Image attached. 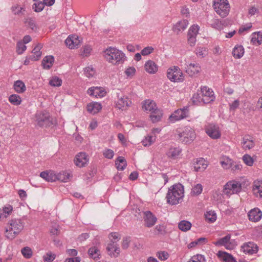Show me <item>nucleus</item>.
Masks as SVG:
<instances>
[{
    "label": "nucleus",
    "instance_id": "c756f323",
    "mask_svg": "<svg viewBox=\"0 0 262 262\" xmlns=\"http://www.w3.org/2000/svg\"><path fill=\"white\" fill-rule=\"evenodd\" d=\"M88 254L90 257L95 260L99 259L101 257L100 251L96 246L90 248L88 250Z\"/></svg>",
    "mask_w": 262,
    "mask_h": 262
},
{
    "label": "nucleus",
    "instance_id": "cd10ccee",
    "mask_svg": "<svg viewBox=\"0 0 262 262\" xmlns=\"http://www.w3.org/2000/svg\"><path fill=\"white\" fill-rule=\"evenodd\" d=\"M142 108L146 112H151L158 107L154 101L145 100L143 102Z\"/></svg>",
    "mask_w": 262,
    "mask_h": 262
},
{
    "label": "nucleus",
    "instance_id": "f704fd0d",
    "mask_svg": "<svg viewBox=\"0 0 262 262\" xmlns=\"http://www.w3.org/2000/svg\"><path fill=\"white\" fill-rule=\"evenodd\" d=\"M54 58L52 56H46L42 61V66L43 69H49L53 66Z\"/></svg>",
    "mask_w": 262,
    "mask_h": 262
},
{
    "label": "nucleus",
    "instance_id": "0eeeda50",
    "mask_svg": "<svg viewBox=\"0 0 262 262\" xmlns=\"http://www.w3.org/2000/svg\"><path fill=\"white\" fill-rule=\"evenodd\" d=\"M132 104L131 99L126 95L120 93H116V98L115 100V106L116 108L126 111Z\"/></svg>",
    "mask_w": 262,
    "mask_h": 262
},
{
    "label": "nucleus",
    "instance_id": "72a5a7b5",
    "mask_svg": "<svg viewBox=\"0 0 262 262\" xmlns=\"http://www.w3.org/2000/svg\"><path fill=\"white\" fill-rule=\"evenodd\" d=\"M41 47L39 45L36 46L32 51V54L30 56L29 59L36 61L41 57V52H40Z\"/></svg>",
    "mask_w": 262,
    "mask_h": 262
},
{
    "label": "nucleus",
    "instance_id": "338daca9",
    "mask_svg": "<svg viewBox=\"0 0 262 262\" xmlns=\"http://www.w3.org/2000/svg\"><path fill=\"white\" fill-rule=\"evenodd\" d=\"M196 53L198 56L203 57L206 55L207 51L205 48L199 47L196 49Z\"/></svg>",
    "mask_w": 262,
    "mask_h": 262
},
{
    "label": "nucleus",
    "instance_id": "09e8293b",
    "mask_svg": "<svg viewBox=\"0 0 262 262\" xmlns=\"http://www.w3.org/2000/svg\"><path fill=\"white\" fill-rule=\"evenodd\" d=\"M56 254L51 251H48L42 257L44 262H52L56 258Z\"/></svg>",
    "mask_w": 262,
    "mask_h": 262
},
{
    "label": "nucleus",
    "instance_id": "423d86ee",
    "mask_svg": "<svg viewBox=\"0 0 262 262\" xmlns=\"http://www.w3.org/2000/svg\"><path fill=\"white\" fill-rule=\"evenodd\" d=\"M178 135L180 141L186 144L192 142L196 137L194 129L189 126H186L182 130L178 131Z\"/></svg>",
    "mask_w": 262,
    "mask_h": 262
},
{
    "label": "nucleus",
    "instance_id": "20e7f679",
    "mask_svg": "<svg viewBox=\"0 0 262 262\" xmlns=\"http://www.w3.org/2000/svg\"><path fill=\"white\" fill-rule=\"evenodd\" d=\"M192 99L194 103L202 101L205 104H208L214 100L215 96L211 89L207 86H203L201 88L200 93L194 94Z\"/></svg>",
    "mask_w": 262,
    "mask_h": 262
},
{
    "label": "nucleus",
    "instance_id": "a878e982",
    "mask_svg": "<svg viewBox=\"0 0 262 262\" xmlns=\"http://www.w3.org/2000/svg\"><path fill=\"white\" fill-rule=\"evenodd\" d=\"M188 21L186 19H183L177 23L173 27V31L177 34L183 31L188 26Z\"/></svg>",
    "mask_w": 262,
    "mask_h": 262
},
{
    "label": "nucleus",
    "instance_id": "39448f33",
    "mask_svg": "<svg viewBox=\"0 0 262 262\" xmlns=\"http://www.w3.org/2000/svg\"><path fill=\"white\" fill-rule=\"evenodd\" d=\"M213 7L216 13L222 17L227 16L230 9L228 0H213Z\"/></svg>",
    "mask_w": 262,
    "mask_h": 262
},
{
    "label": "nucleus",
    "instance_id": "393cba45",
    "mask_svg": "<svg viewBox=\"0 0 262 262\" xmlns=\"http://www.w3.org/2000/svg\"><path fill=\"white\" fill-rule=\"evenodd\" d=\"M217 255L224 262H237L235 258L231 254L226 252L219 251Z\"/></svg>",
    "mask_w": 262,
    "mask_h": 262
},
{
    "label": "nucleus",
    "instance_id": "58836bf2",
    "mask_svg": "<svg viewBox=\"0 0 262 262\" xmlns=\"http://www.w3.org/2000/svg\"><path fill=\"white\" fill-rule=\"evenodd\" d=\"M232 161L231 159L227 157H223L220 161V163L222 167L227 169L232 166Z\"/></svg>",
    "mask_w": 262,
    "mask_h": 262
},
{
    "label": "nucleus",
    "instance_id": "c85d7f7f",
    "mask_svg": "<svg viewBox=\"0 0 262 262\" xmlns=\"http://www.w3.org/2000/svg\"><path fill=\"white\" fill-rule=\"evenodd\" d=\"M145 71L149 74H155L158 71V66L152 60H148L144 65Z\"/></svg>",
    "mask_w": 262,
    "mask_h": 262
},
{
    "label": "nucleus",
    "instance_id": "6e6d98bb",
    "mask_svg": "<svg viewBox=\"0 0 262 262\" xmlns=\"http://www.w3.org/2000/svg\"><path fill=\"white\" fill-rule=\"evenodd\" d=\"M188 262H205V259L203 255L196 254L193 256Z\"/></svg>",
    "mask_w": 262,
    "mask_h": 262
},
{
    "label": "nucleus",
    "instance_id": "7ed1b4c3",
    "mask_svg": "<svg viewBox=\"0 0 262 262\" xmlns=\"http://www.w3.org/2000/svg\"><path fill=\"white\" fill-rule=\"evenodd\" d=\"M104 56L108 62L113 64L122 63L125 59V54L121 51L112 47L104 51Z\"/></svg>",
    "mask_w": 262,
    "mask_h": 262
},
{
    "label": "nucleus",
    "instance_id": "de8ad7c7",
    "mask_svg": "<svg viewBox=\"0 0 262 262\" xmlns=\"http://www.w3.org/2000/svg\"><path fill=\"white\" fill-rule=\"evenodd\" d=\"M210 26L216 29L221 30L223 29V24L221 20L217 18H213L210 22Z\"/></svg>",
    "mask_w": 262,
    "mask_h": 262
},
{
    "label": "nucleus",
    "instance_id": "49530a36",
    "mask_svg": "<svg viewBox=\"0 0 262 262\" xmlns=\"http://www.w3.org/2000/svg\"><path fill=\"white\" fill-rule=\"evenodd\" d=\"M206 220L209 222L213 223L216 220V214L214 211L210 210L205 214Z\"/></svg>",
    "mask_w": 262,
    "mask_h": 262
},
{
    "label": "nucleus",
    "instance_id": "6ab92c4d",
    "mask_svg": "<svg viewBox=\"0 0 262 262\" xmlns=\"http://www.w3.org/2000/svg\"><path fill=\"white\" fill-rule=\"evenodd\" d=\"M242 249L243 252L249 254H252L257 252V246L253 242H248L245 243L242 246Z\"/></svg>",
    "mask_w": 262,
    "mask_h": 262
},
{
    "label": "nucleus",
    "instance_id": "8fccbe9b",
    "mask_svg": "<svg viewBox=\"0 0 262 262\" xmlns=\"http://www.w3.org/2000/svg\"><path fill=\"white\" fill-rule=\"evenodd\" d=\"M21 254L26 258H30L32 256V251L29 247H25L21 250Z\"/></svg>",
    "mask_w": 262,
    "mask_h": 262
},
{
    "label": "nucleus",
    "instance_id": "f8f14e48",
    "mask_svg": "<svg viewBox=\"0 0 262 262\" xmlns=\"http://www.w3.org/2000/svg\"><path fill=\"white\" fill-rule=\"evenodd\" d=\"M165 154L169 159L177 160L182 156V149L178 146H170L167 149Z\"/></svg>",
    "mask_w": 262,
    "mask_h": 262
},
{
    "label": "nucleus",
    "instance_id": "aec40b11",
    "mask_svg": "<svg viewBox=\"0 0 262 262\" xmlns=\"http://www.w3.org/2000/svg\"><path fill=\"white\" fill-rule=\"evenodd\" d=\"M249 220L253 222H256L259 221L262 216V212L257 208H255L251 209L248 212Z\"/></svg>",
    "mask_w": 262,
    "mask_h": 262
},
{
    "label": "nucleus",
    "instance_id": "f257e3e1",
    "mask_svg": "<svg viewBox=\"0 0 262 262\" xmlns=\"http://www.w3.org/2000/svg\"><path fill=\"white\" fill-rule=\"evenodd\" d=\"M184 187L181 184L171 186L166 194L167 203L171 205L180 203L184 196Z\"/></svg>",
    "mask_w": 262,
    "mask_h": 262
},
{
    "label": "nucleus",
    "instance_id": "ddd939ff",
    "mask_svg": "<svg viewBox=\"0 0 262 262\" xmlns=\"http://www.w3.org/2000/svg\"><path fill=\"white\" fill-rule=\"evenodd\" d=\"M206 134L212 139H217L221 137V134L219 127L214 124L208 125L205 128Z\"/></svg>",
    "mask_w": 262,
    "mask_h": 262
},
{
    "label": "nucleus",
    "instance_id": "3c124183",
    "mask_svg": "<svg viewBox=\"0 0 262 262\" xmlns=\"http://www.w3.org/2000/svg\"><path fill=\"white\" fill-rule=\"evenodd\" d=\"M203 190V186L201 184L195 185L191 189V193L194 195L200 194Z\"/></svg>",
    "mask_w": 262,
    "mask_h": 262
},
{
    "label": "nucleus",
    "instance_id": "e2e57ef3",
    "mask_svg": "<svg viewBox=\"0 0 262 262\" xmlns=\"http://www.w3.org/2000/svg\"><path fill=\"white\" fill-rule=\"evenodd\" d=\"M109 238L111 240V242L112 241H116V243L120 239V236L117 232H112L109 234Z\"/></svg>",
    "mask_w": 262,
    "mask_h": 262
},
{
    "label": "nucleus",
    "instance_id": "a18cd8bd",
    "mask_svg": "<svg viewBox=\"0 0 262 262\" xmlns=\"http://www.w3.org/2000/svg\"><path fill=\"white\" fill-rule=\"evenodd\" d=\"M9 100L12 104L15 105H18L21 102V97L16 94L10 95L9 98Z\"/></svg>",
    "mask_w": 262,
    "mask_h": 262
},
{
    "label": "nucleus",
    "instance_id": "f03ea898",
    "mask_svg": "<svg viewBox=\"0 0 262 262\" xmlns=\"http://www.w3.org/2000/svg\"><path fill=\"white\" fill-rule=\"evenodd\" d=\"M24 223L21 220L13 219L10 220L5 230L6 237L10 239H14L22 231Z\"/></svg>",
    "mask_w": 262,
    "mask_h": 262
},
{
    "label": "nucleus",
    "instance_id": "9d476101",
    "mask_svg": "<svg viewBox=\"0 0 262 262\" xmlns=\"http://www.w3.org/2000/svg\"><path fill=\"white\" fill-rule=\"evenodd\" d=\"M189 116V107L184 106L176 110L169 117L168 120L171 123L180 121Z\"/></svg>",
    "mask_w": 262,
    "mask_h": 262
},
{
    "label": "nucleus",
    "instance_id": "37998d69",
    "mask_svg": "<svg viewBox=\"0 0 262 262\" xmlns=\"http://www.w3.org/2000/svg\"><path fill=\"white\" fill-rule=\"evenodd\" d=\"M25 24L27 27L30 28L32 30L34 31L36 30L37 26L34 18L31 17L26 18Z\"/></svg>",
    "mask_w": 262,
    "mask_h": 262
},
{
    "label": "nucleus",
    "instance_id": "b1692460",
    "mask_svg": "<svg viewBox=\"0 0 262 262\" xmlns=\"http://www.w3.org/2000/svg\"><path fill=\"white\" fill-rule=\"evenodd\" d=\"M201 70V67L198 63H190L186 69V73L190 76H193L198 74Z\"/></svg>",
    "mask_w": 262,
    "mask_h": 262
},
{
    "label": "nucleus",
    "instance_id": "2eb2a0df",
    "mask_svg": "<svg viewBox=\"0 0 262 262\" xmlns=\"http://www.w3.org/2000/svg\"><path fill=\"white\" fill-rule=\"evenodd\" d=\"M89 162V158L84 152L78 154L74 158L75 164L79 167L85 166Z\"/></svg>",
    "mask_w": 262,
    "mask_h": 262
},
{
    "label": "nucleus",
    "instance_id": "6e6552de",
    "mask_svg": "<svg viewBox=\"0 0 262 262\" xmlns=\"http://www.w3.org/2000/svg\"><path fill=\"white\" fill-rule=\"evenodd\" d=\"M35 122L40 127H48L53 124L52 119L48 112H38L35 115Z\"/></svg>",
    "mask_w": 262,
    "mask_h": 262
},
{
    "label": "nucleus",
    "instance_id": "a211bd4d",
    "mask_svg": "<svg viewBox=\"0 0 262 262\" xmlns=\"http://www.w3.org/2000/svg\"><path fill=\"white\" fill-rule=\"evenodd\" d=\"M106 250L108 252V254L113 257H117L120 253V248L118 245L116 243V241L110 242L106 247Z\"/></svg>",
    "mask_w": 262,
    "mask_h": 262
},
{
    "label": "nucleus",
    "instance_id": "0e129e2a",
    "mask_svg": "<svg viewBox=\"0 0 262 262\" xmlns=\"http://www.w3.org/2000/svg\"><path fill=\"white\" fill-rule=\"evenodd\" d=\"M154 50V49L153 47H152L151 46H148V47L144 48L143 50H142L141 51V54L143 56L148 55L149 54L152 53Z\"/></svg>",
    "mask_w": 262,
    "mask_h": 262
},
{
    "label": "nucleus",
    "instance_id": "1a4fd4ad",
    "mask_svg": "<svg viewBox=\"0 0 262 262\" xmlns=\"http://www.w3.org/2000/svg\"><path fill=\"white\" fill-rule=\"evenodd\" d=\"M167 77L170 81L174 82H182L184 76L180 68L178 66H172L167 71Z\"/></svg>",
    "mask_w": 262,
    "mask_h": 262
},
{
    "label": "nucleus",
    "instance_id": "412c9836",
    "mask_svg": "<svg viewBox=\"0 0 262 262\" xmlns=\"http://www.w3.org/2000/svg\"><path fill=\"white\" fill-rule=\"evenodd\" d=\"M88 93L90 95L96 98L103 97L106 94V92L104 91L103 88L100 87L91 88L88 90Z\"/></svg>",
    "mask_w": 262,
    "mask_h": 262
},
{
    "label": "nucleus",
    "instance_id": "5fc2aeb1",
    "mask_svg": "<svg viewBox=\"0 0 262 262\" xmlns=\"http://www.w3.org/2000/svg\"><path fill=\"white\" fill-rule=\"evenodd\" d=\"M212 198L215 201L220 202L222 200L223 195L220 190H215L212 192Z\"/></svg>",
    "mask_w": 262,
    "mask_h": 262
},
{
    "label": "nucleus",
    "instance_id": "ea45409f",
    "mask_svg": "<svg viewBox=\"0 0 262 262\" xmlns=\"http://www.w3.org/2000/svg\"><path fill=\"white\" fill-rule=\"evenodd\" d=\"M191 223L187 221L183 220L178 224V227L180 230L186 232L189 230L191 227Z\"/></svg>",
    "mask_w": 262,
    "mask_h": 262
},
{
    "label": "nucleus",
    "instance_id": "2f4dec72",
    "mask_svg": "<svg viewBox=\"0 0 262 262\" xmlns=\"http://www.w3.org/2000/svg\"><path fill=\"white\" fill-rule=\"evenodd\" d=\"M102 108L101 104L99 102H93L87 105V110L89 112L95 114L99 112Z\"/></svg>",
    "mask_w": 262,
    "mask_h": 262
},
{
    "label": "nucleus",
    "instance_id": "bf43d9fd",
    "mask_svg": "<svg viewBox=\"0 0 262 262\" xmlns=\"http://www.w3.org/2000/svg\"><path fill=\"white\" fill-rule=\"evenodd\" d=\"M11 9L15 15H19L25 11V9L23 7L17 5L12 6Z\"/></svg>",
    "mask_w": 262,
    "mask_h": 262
},
{
    "label": "nucleus",
    "instance_id": "e433bc0d",
    "mask_svg": "<svg viewBox=\"0 0 262 262\" xmlns=\"http://www.w3.org/2000/svg\"><path fill=\"white\" fill-rule=\"evenodd\" d=\"M14 89L17 93H23L26 90V85L25 83L21 80H17L13 85Z\"/></svg>",
    "mask_w": 262,
    "mask_h": 262
},
{
    "label": "nucleus",
    "instance_id": "680f3d73",
    "mask_svg": "<svg viewBox=\"0 0 262 262\" xmlns=\"http://www.w3.org/2000/svg\"><path fill=\"white\" fill-rule=\"evenodd\" d=\"M157 256L161 260H165L168 257L169 254L167 252L165 251H159L156 254Z\"/></svg>",
    "mask_w": 262,
    "mask_h": 262
},
{
    "label": "nucleus",
    "instance_id": "4be33fe9",
    "mask_svg": "<svg viewBox=\"0 0 262 262\" xmlns=\"http://www.w3.org/2000/svg\"><path fill=\"white\" fill-rule=\"evenodd\" d=\"M241 145L244 150H249L254 147V143L250 136L246 135L243 138Z\"/></svg>",
    "mask_w": 262,
    "mask_h": 262
},
{
    "label": "nucleus",
    "instance_id": "13d9d810",
    "mask_svg": "<svg viewBox=\"0 0 262 262\" xmlns=\"http://www.w3.org/2000/svg\"><path fill=\"white\" fill-rule=\"evenodd\" d=\"M27 47L21 41H18L17 43L16 52L20 55L26 50Z\"/></svg>",
    "mask_w": 262,
    "mask_h": 262
},
{
    "label": "nucleus",
    "instance_id": "69168bd1",
    "mask_svg": "<svg viewBox=\"0 0 262 262\" xmlns=\"http://www.w3.org/2000/svg\"><path fill=\"white\" fill-rule=\"evenodd\" d=\"M103 156L107 159H111L114 156V152L113 150L111 149H106L103 151Z\"/></svg>",
    "mask_w": 262,
    "mask_h": 262
},
{
    "label": "nucleus",
    "instance_id": "f3484780",
    "mask_svg": "<svg viewBox=\"0 0 262 262\" xmlns=\"http://www.w3.org/2000/svg\"><path fill=\"white\" fill-rule=\"evenodd\" d=\"M81 42L79 37L75 35H70L65 40L66 45L71 49L77 48Z\"/></svg>",
    "mask_w": 262,
    "mask_h": 262
},
{
    "label": "nucleus",
    "instance_id": "9b49d317",
    "mask_svg": "<svg viewBox=\"0 0 262 262\" xmlns=\"http://www.w3.org/2000/svg\"><path fill=\"white\" fill-rule=\"evenodd\" d=\"M241 184L235 181H231L226 183L224 186L223 193L227 195L237 193L241 191Z\"/></svg>",
    "mask_w": 262,
    "mask_h": 262
},
{
    "label": "nucleus",
    "instance_id": "4468645a",
    "mask_svg": "<svg viewBox=\"0 0 262 262\" xmlns=\"http://www.w3.org/2000/svg\"><path fill=\"white\" fill-rule=\"evenodd\" d=\"M143 220L145 226L148 228L154 226L157 221V217L150 211L143 212Z\"/></svg>",
    "mask_w": 262,
    "mask_h": 262
},
{
    "label": "nucleus",
    "instance_id": "473e14b6",
    "mask_svg": "<svg viewBox=\"0 0 262 262\" xmlns=\"http://www.w3.org/2000/svg\"><path fill=\"white\" fill-rule=\"evenodd\" d=\"M150 118L153 123L157 122L161 120L163 116L162 111L157 108L154 111L150 112Z\"/></svg>",
    "mask_w": 262,
    "mask_h": 262
},
{
    "label": "nucleus",
    "instance_id": "a19ab883",
    "mask_svg": "<svg viewBox=\"0 0 262 262\" xmlns=\"http://www.w3.org/2000/svg\"><path fill=\"white\" fill-rule=\"evenodd\" d=\"M251 41L253 44H261L262 42V33L258 32L253 33Z\"/></svg>",
    "mask_w": 262,
    "mask_h": 262
},
{
    "label": "nucleus",
    "instance_id": "7c9ffc66",
    "mask_svg": "<svg viewBox=\"0 0 262 262\" xmlns=\"http://www.w3.org/2000/svg\"><path fill=\"white\" fill-rule=\"evenodd\" d=\"M252 191L256 196L262 198V181H255Z\"/></svg>",
    "mask_w": 262,
    "mask_h": 262
},
{
    "label": "nucleus",
    "instance_id": "603ef678",
    "mask_svg": "<svg viewBox=\"0 0 262 262\" xmlns=\"http://www.w3.org/2000/svg\"><path fill=\"white\" fill-rule=\"evenodd\" d=\"M199 27L197 25H192L189 29L188 32V35L196 36L198 34Z\"/></svg>",
    "mask_w": 262,
    "mask_h": 262
},
{
    "label": "nucleus",
    "instance_id": "5701e85b",
    "mask_svg": "<svg viewBox=\"0 0 262 262\" xmlns=\"http://www.w3.org/2000/svg\"><path fill=\"white\" fill-rule=\"evenodd\" d=\"M40 177L46 181L51 182H55L56 180L58 179L57 176L52 171H42L40 173Z\"/></svg>",
    "mask_w": 262,
    "mask_h": 262
},
{
    "label": "nucleus",
    "instance_id": "052dcab7",
    "mask_svg": "<svg viewBox=\"0 0 262 262\" xmlns=\"http://www.w3.org/2000/svg\"><path fill=\"white\" fill-rule=\"evenodd\" d=\"M243 160L244 163L248 166H252L253 164L254 161L253 158L249 155H245L243 157Z\"/></svg>",
    "mask_w": 262,
    "mask_h": 262
},
{
    "label": "nucleus",
    "instance_id": "dca6fc26",
    "mask_svg": "<svg viewBox=\"0 0 262 262\" xmlns=\"http://www.w3.org/2000/svg\"><path fill=\"white\" fill-rule=\"evenodd\" d=\"M230 238L231 235L228 234L217 241L213 242V244L216 246H224L227 249H232L234 248V245L230 242Z\"/></svg>",
    "mask_w": 262,
    "mask_h": 262
},
{
    "label": "nucleus",
    "instance_id": "c03bdc74",
    "mask_svg": "<svg viewBox=\"0 0 262 262\" xmlns=\"http://www.w3.org/2000/svg\"><path fill=\"white\" fill-rule=\"evenodd\" d=\"M207 240L205 237H200L196 240L191 242L190 244L188 245V248L189 249L195 247L196 245H203L205 244L207 242Z\"/></svg>",
    "mask_w": 262,
    "mask_h": 262
},
{
    "label": "nucleus",
    "instance_id": "774afa93",
    "mask_svg": "<svg viewBox=\"0 0 262 262\" xmlns=\"http://www.w3.org/2000/svg\"><path fill=\"white\" fill-rule=\"evenodd\" d=\"M92 51V48L90 46H85L83 48V51L81 53V55L83 56L87 57L89 56Z\"/></svg>",
    "mask_w": 262,
    "mask_h": 262
},
{
    "label": "nucleus",
    "instance_id": "864d4df0",
    "mask_svg": "<svg viewBox=\"0 0 262 262\" xmlns=\"http://www.w3.org/2000/svg\"><path fill=\"white\" fill-rule=\"evenodd\" d=\"M49 84L53 86H59L62 84V80L57 77H54L50 79Z\"/></svg>",
    "mask_w": 262,
    "mask_h": 262
},
{
    "label": "nucleus",
    "instance_id": "c9c22d12",
    "mask_svg": "<svg viewBox=\"0 0 262 262\" xmlns=\"http://www.w3.org/2000/svg\"><path fill=\"white\" fill-rule=\"evenodd\" d=\"M244 54V49L242 46H236L232 51V55L235 58L239 59Z\"/></svg>",
    "mask_w": 262,
    "mask_h": 262
},
{
    "label": "nucleus",
    "instance_id": "4c0bfd02",
    "mask_svg": "<svg viewBox=\"0 0 262 262\" xmlns=\"http://www.w3.org/2000/svg\"><path fill=\"white\" fill-rule=\"evenodd\" d=\"M115 165L118 170H123L126 167L127 163L124 158L120 156L116 160Z\"/></svg>",
    "mask_w": 262,
    "mask_h": 262
},
{
    "label": "nucleus",
    "instance_id": "4d7b16f0",
    "mask_svg": "<svg viewBox=\"0 0 262 262\" xmlns=\"http://www.w3.org/2000/svg\"><path fill=\"white\" fill-rule=\"evenodd\" d=\"M45 7L43 2L35 3L32 6V8L36 12H39L42 11Z\"/></svg>",
    "mask_w": 262,
    "mask_h": 262
},
{
    "label": "nucleus",
    "instance_id": "79ce46f5",
    "mask_svg": "<svg viewBox=\"0 0 262 262\" xmlns=\"http://www.w3.org/2000/svg\"><path fill=\"white\" fill-rule=\"evenodd\" d=\"M156 139V136L148 135L142 140V144L144 146H149L155 142Z\"/></svg>",
    "mask_w": 262,
    "mask_h": 262
},
{
    "label": "nucleus",
    "instance_id": "bb28decb",
    "mask_svg": "<svg viewBox=\"0 0 262 262\" xmlns=\"http://www.w3.org/2000/svg\"><path fill=\"white\" fill-rule=\"evenodd\" d=\"M207 162L203 158L197 159L194 164V168L196 171H202L206 169Z\"/></svg>",
    "mask_w": 262,
    "mask_h": 262
}]
</instances>
